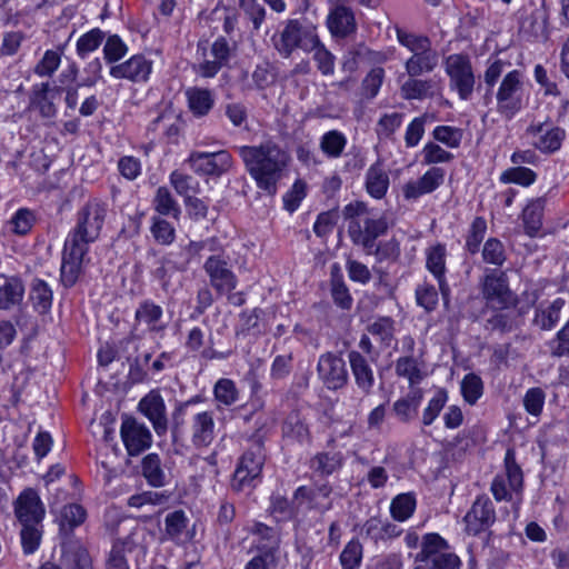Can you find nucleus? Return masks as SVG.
<instances>
[{"instance_id": "nucleus-1", "label": "nucleus", "mask_w": 569, "mask_h": 569, "mask_svg": "<svg viewBox=\"0 0 569 569\" xmlns=\"http://www.w3.org/2000/svg\"><path fill=\"white\" fill-rule=\"evenodd\" d=\"M107 216V204L98 199L88 201L77 213V223L63 248L61 281L72 287L81 272L89 244L99 237Z\"/></svg>"}, {"instance_id": "nucleus-2", "label": "nucleus", "mask_w": 569, "mask_h": 569, "mask_svg": "<svg viewBox=\"0 0 569 569\" xmlns=\"http://www.w3.org/2000/svg\"><path fill=\"white\" fill-rule=\"evenodd\" d=\"M238 152L257 187L270 194L276 193L277 183L289 164L290 154L272 140L258 146H241Z\"/></svg>"}, {"instance_id": "nucleus-3", "label": "nucleus", "mask_w": 569, "mask_h": 569, "mask_svg": "<svg viewBox=\"0 0 569 569\" xmlns=\"http://www.w3.org/2000/svg\"><path fill=\"white\" fill-rule=\"evenodd\" d=\"M343 217L349 221L348 234L351 241L356 246H361L366 253L371 254L376 240L388 231L387 218L362 201L347 204Z\"/></svg>"}, {"instance_id": "nucleus-4", "label": "nucleus", "mask_w": 569, "mask_h": 569, "mask_svg": "<svg viewBox=\"0 0 569 569\" xmlns=\"http://www.w3.org/2000/svg\"><path fill=\"white\" fill-rule=\"evenodd\" d=\"M274 50L282 58H290L297 49L305 52H312L318 44L316 28L300 19H289L283 23L281 30L272 38Z\"/></svg>"}, {"instance_id": "nucleus-5", "label": "nucleus", "mask_w": 569, "mask_h": 569, "mask_svg": "<svg viewBox=\"0 0 569 569\" xmlns=\"http://www.w3.org/2000/svg\"><path fill=\"white\" fill-rule=\"evenodd\" d=\"M522 73L518 70L507 72L496 94L497 111L508 120L513 118L522 108Z\"/></svg>"}, {"instance_id": "nucleus-6", "label": "nucleus", "mask_w": 569, "mask_h": 569, "mask_svg": "<svg viewBox=\"0 0 569 569\" xmlns=\"http://www.w3.org/2000/svg\"><path fill=\"white\" fill-rule=\"evenodd\" d=\"M449 86L461 100L470 99L475 88V74L470 60L462 54H451L445 62Z\"/></svg>"}, {"instance_id": "nucleus-7", "label": "nucleus", "mask_w": 569, "mask_h": 569, "mask_svg": "<svg viewBox=\"0 0 569 569\" xmlns=\"http://www.w3.org/2000/svg\"><path fill=\"white\" fill-rule=\"evenodd\" d=\"M264 453L260 440L254 441L240 458L237 469L233 473L231 487L236 491H242L252 480L261 473L264 463Z\"/></svg>"}, {"instance_id": "nucleus-8", "label": "nucleus", "mask_w": 569, "mask_h": 569, "mask_svg": "<svg viewBox=\"0 0 569 569\" xmlns=\"http://www.w3.org/2000/svg\"><path fill=\"white\" fill-rule=\"evenodd\" d=\"M203 270L214 291L223 296L238 286V278L231 269L230 259L223 254H212L203 263Z\"/></svg>"}, {"instance_id": "nucleus-9", "label": "nucleus", "mask_w": 569, "mask_h": 569, "mask_svg": "<svg viewBox=\"0 0 569 569\" xmlns=\"http://www.w3.org/2000/svg\"><path fill=\"white\" fill-rule=\"evenodd\" d=\"M187 162L198 174L220 177L230 171L233 166V158L228 150L216 152L192 151Z\"/></svg>"}, {"instance_id": "nucleus-10", "label": "nucleus", "mask_w": 569, "mask_h": 569, "mask_svg": "<svg viewBox=\"0 0 569 569\" xmlns=\"http://www.w3.org/2000/svg\"><path fill=\"white\" fill-rule=\"evenodd\" d=\"M482 293L487 306L496 310L513 307L517 301L503 272L492 271L487 274L482 283Z\"/></svg>"}, {"instance_id": "nucleus-11", "label": "nucleus", "mask_w": 569, "mask_h": 569, "mask_svg": "<svg viewBox=\"0 0 569 569\" xmlns=\"http://www.w3.org/2000/svg\"><path fill=\"white\" fill-rule=\"evenodd\" d=\"M317 372L328 390L336 391L348 385L349 372L346 361L333 352H326L319 357Z\"/></svg>"}, {"instance_id": "nucleus-12", "label": "nucleus", "mask_w": 569, "mask_h": 569, "mask_svg": "<svg viewBox=\"0 0 569 569\" xmlns=\"http://www.w3.org/2000/svg\"><path fill=\"white\" fill-rule=\"evenodd\" d=\"M527 136L532 138V146L542 153H553L558 151L566 138L562 128L551 122H532L526 130Z\"/></svg>"}, {"instance_id": "nucleus-13", "label": "nucleus", "mask_w": 569, "mask_h": 569, "mask_svg": "<svg viewBox=\"0 0 569 569\" xmlns=\"http://www.w3.org/2000/svg\"><path fill=\"white\" fill-rule=\"evenodd\" d=\"M466 530L470 535H479L489 529L496 521L493 503L487 496H480L472 503L463 518Z\"/></svg>"}, {"instance_id": "nucleus-14", "label": "nucleus", "mask_w": 569, "mask_h": 569, "mask_svg": "<svg viewBox=\"0 0 569 569\" xmlns=\"http://www.w3.org/2000/svg\"><path fill=\"white\" fill-rule=\"evenodd\" d=\"M121 438L130 456H137L151 446L150 430L134 418H126L121 425Z\"/></svg>"}, {"instance_id": "nucleus-15", "label": "nucleus", "mask_w": 569, "mask_h": 569, "mask_svg": "<svg viewBox=\"0 0 569 569\" xmlns=\"http://www.w3.org/2000/svg\"><path fill=\"white\" fill-rule=\"evenodd\" d=\"M138 408L152 423L153 430L158 436H163L167 432L168 419L166 405L159 391L151 390L147 393L140 400Z\"/></svg>"}, {"instance_id": "nucleus-16", "label": "nucleus", "mask_w": 569, "mask_h": 569, "mask_svg": "<svg viewBox=\"0 0 569 569\" xmlns=\"http://www.w3.org/2000/svg\"><path fill=\"white\" fill-rule=\"evenodd\" d=\"M335 7L330 10L327 18V26L333 37L346 38L357 30V22L353 11L340 4L341 0H329Z\"/></svg>"}, {"instance_id": "nucleus-17", "label": "nucleus", "mask_w": 569, "mask_h": 569, "mask_svg": "<svg viewBox=\"0 0 569 569\" xmlns=\"http://www.w3.org/2000/svg\"><path fill=\"white\" fill-rule=\"evenodd\" d=\"M151 70L152 62L142 54H136L126 62L111 67L110 74L116 79L143 82L148 80Z\"/></svg>"}, {"instance_id": "nucleus-18", "label": "nucleus", "mask_w": 569, "mask_h": 569, "mask_svg": "<svg viewBox=\"0 0 569 569\" xmlns=\"http://www.w3.org/2000/svg\"><path fill=\"white\" fill-rule=\"evenodd\" d=\"M439 62V54L431 48L430 40L422 41V46H418L412 56L406 61L405 68L409 77H419L422 73L432 72Z\"/></svg>"}, {"instance_id": "nucleus-19", "label": "nucleus", "mask_w": 569, "mask_h": 569, "mask_svg": "<svg viewBox=\"0 0 569 569\" xmlns=\"http://www.w3.org/2000/svg\"><path fill=\"white\" fill-rule=\"evenodd\" d=\"M443 181L445 170L439 167H432L418 180L409 181L403 186V197L407 200H416L423 194L433 192Z\"/></svg>"}, {"instance_id": "nucleus-20", "label": "nucleus", "mask_w": 569, "mask_h": 569, "mask_svg": "<svg viewBox=\"0 0 569 569\" xmlns=\"http://www.w3.org/2000/svg\"><path fill=\"white\" fill-rule=\"evenodd\" d=\"M191 442L196 448L208 447L216 438L213 412H194L190 421Z\"/></svg>"}, {"instance_id": "nucleus-21", "label": "nucleus", "mask_w": 569, "mask_h": 569, "mask_svg": "<svg viewBox=\"0 0 569 569\" xmlns=\"http://www.w3.org/2000/svg\"><path fill=\"white\" fill-rule=\"evenodd\" d=\"M348 360L355 383L363 397L372 392L375 386V373L366 357L356 350L348 353Z\"/></svg>"}, {"instance_id": "nucleus-22", "label": "nucleus", "mask_w": 569, "mask_h": 569, "mask_svg": "<svg viewBox=\"0 0 569 569\" xmlns=\"http://www.w3.org/2000/svg\"><path fill=\"white\" fill-rule=\"evenodd\" d=\"M44 509L38 493L32 489L24 490L16 503V516L21 525L40 523Z\"/></svg>"}, {"instance_id": "nucleus-23", "label": "nucleus", "mask_w": 569, "mask_h": 569, "mask_svg": "<svg viewBox=\"0 0 569 569\" xmlns=\"http://www.w3.org/2000/svg\"><path fill=\"white\" fill-rule=\"evenodd\" d=\"M62 89L50 87L48 82L34 84L30 98V106L38 109L44 118H52L56 112V100H59Z\"/></svg>"}, {"instance_id": "nucleus-24", "label": "nucleus", "mask_w": 569, "mask_h": 569, "mask_svg": "<svg viewBox=\"0 0 569 569\" xmlns=\"http://www.w3.org/2000/svg\"><path fill=\"white\" fill-rule=\"evenodd\" d=\"M24 297V283L18 276L0 274V310L19 306Z\"/></svg>"}, {"instance_id": "nucleus-25", "label": "nucleus", "mask_w": 569, "mask_h": 569, "mask_svg": "<svg viewBox=\"0 0 569 569\" xmlns=\"http://www.w3.org/2000/svg\"><path fill=\"white\" fill-rule=\"evenodd\" d=\"M566 301L562 298H557L551 302H541L535 308V317L532 325L541 330H551L556 327L560 319L561 310Z\"/></svg>"}, {"instance_id": "nucleus-26", "label": "nucleus", "mask_w": 569, "mask_h": 569, "mask_svg": "<svg viewBox=\"0 0 569 569\" xmlns=\"http://www.w3.org/2000/svg\"><path fill=\"white\" fill-rule=\"evenodd\" d=\"M423 398L422 389L412 388L403 398L395 401L392 406L393 415L401 422H409L417 417L418 408Z\"/></svg>"}, {"instance_id": "nucleus-27", "label": "nucleus", "mask_w": 569, "mask_h": 569, "mask_svg": "<svg viewBox=\"0 0 569 569\" xmlns=\"http://www.w3.org/2000/svg\"><path fill=\"white\" fill-rule=\"evenodd\" d=\"M436 82L432 79H418L409 77L400 88L401 96L406 100H423L433 97L436 93Z\"/></svg>"}, {"instance_id": "nucleus-28", "label": "nucleus", "mask_w": 569, "mask_h": 569, "mask_svg": "<svg viewBox=\"0 0 569 569\" xmlns=\"http://www.w3.org/2000/svg\"><path fill=\"white\" fill-rule=\"evenodd\" d=\"M427 268L428 270L438 279L439 287L442 292L443 298L446 299L449 288L445 282L443 276L446 271V248L445 246L438 243L435 247H431L427 251Z\"/></svg>"}, {"instance_id": "nucleus-29", "label": "nucleus", "mask_w": 569, "mask_h": 569, "mask_svg": "<svg viewBox=\"0 0 569 569\" xmlns=\"http://www.w3.org/2000/svg\"><path fill=\"white\" fill-rule=\"evenodd\" d=\"M162 308L152 301H143L139 305L136 310V320L139 323H143L152 332H160L166 328V325L161 322Z\"/></svg>"}, {"instance_id": "nucleus-30", "label": "nucleus", "mask_w": 569, "mask_h": 569, "mask_svg": "<svg viewBox=\"0 0 569 569\" xmlns=\"http://www.w3.org/2000/svg\"><path fill=\"white\" fill-rule=\"evenodd\" d=\"M189 261L179 262L174 259V252L168 253L160 260V266L154 269L153 276L160 281L161 288L168 292L172 289L171 276L174 271H183L187 269Z\"/></svg>"}, {"instance_id": "nucleus-31", "label": "nucleus", "mask_w": 569, "mask_h": 569, "mask_svg": "<svg viewBox=\"0 0 569 569\" xmlns=\"http://www.w3.org/2000/svg\"><path fill=\"white\" fill-rule=\"evenodd\" d=\"M61 563L68 569H92L88 551L79 543L62 547Z\"/></svg>"}, {"instance_id": "nucleus-32", "label": "nucleus", "mask_w": 569, "mask_h": 569, "mask_svg": "<svg viewBox=\"0 0 569 569\" xmlns=\"http://www.w3.org/2000/svg\"><path fill=\"white\" fill-rule=\"evenodd\" d=\"M389 187V177L380 163H375L369 167L366 173V189L368 193L376 198L381 199L385 197Z\"/></svg>"}, {"instance_id": "nucleus-33", "label": "nucleus", "mask_w": 569, "mask_h": 569, "mask_svg": "<svg viewBox=\"0 0 569 569\" xmlns=\"http://www.w3.org/2000/svg\"><path fill=\"white\" fill-rule=\"evenodd\" d=\"M142 476L147 482L156 488L163 487L167 483V477L162 468L161 460L157 453H149L142 459Z\"/></svg>"}, {"instance_id": "nucleus-34", "label": "nucleus", "mask_w": 569, "mask_h": 569, "mask_svg": "<svg viewBox=\"0 0 569 569\" xmlns=\"http://www.w3.org/2000/svg\"><path fill=\"white\" fill-rule=\"evenodd\" d=\"M342 455L340 452H319L310 460V469L321 476H329L341 468Z\"/></svg>"}, {"instance_id": "nucleus-35", "label": "nucleus", "mask_w": 569, "mask_h": 569, "mask_svg": "<svg viewBox=\"0 0 569 569\" xmlns=\"http://www.w3.org/2000/svg\"><path fill=\"white\" fill-rule=\"evenodd\" d=\"M190 110L193 114L206 116L213 107L214 100L208 89L190 88L186 92Z\"/></svg>"}, {"instance_id": "nucleus-36", "label": "nucleus", "mask_w": 569, "mask_h": 569, "mask_svg": "<svg viewBox=\"0 0 569 569\" xmlns=\"http://www.w3.org/2000/svg\"><path fill=\"white\" fill-rule=\"evenodd\" d=\"M545 209V200L538 198L523 209L522 219L525 223L526 233L535 237L542 226V216Z\"/></svg>"}, {"instance_id": "nucleus-37", "label": "nucleus", "mask_w": 569, "mask_h": 569, "mask_svg": "<svg viewBox=\"0 0 569 569\" xmlns=\"http://www.w3.org/2000/svg\"><path fill=\"white\" fill-rule=\"evenodd\" d=\"M30 300L39 313H47L52 305V290L47 282L36 279L30 289Z\"/></svg>"}, {"instance_id": "nucleus-38", "label": "nucleus", "mask_w": 569, "mask_h": 569, "mask_svg": "<svg viewBox=\"0 0 569 569\" xmlns=\"http://www.w3.org/2000/svg\"><path fill=\"white\" fill-rule=\"evenodd\" d=\"M347 146L346 136L338 130L326 132L319 142V148L328 158H339Z\"/></svg>"}, {"instance_id": "nucleus-39", "label": "nucleus", "mask_w": 569, "mask_h": 569, "mask_svg": "<svg viewBox=\"0 0 569 569\" xmlns=\"http://www.w3.org/2000/svg\"><path fill=\"white\" fill-rule=\"evenodd\" d=\"M86 510L78 503H70L62 508L59 523L62 531H72L86 519Z\"/></svg>"}, {"instance_id": "nucleus-40", "label": "nucleus", "mask_w": 569, "mask_h": 569, "mask_svg": "<svg viewBox=\"0 0 569 569\" xmlns=\"http://www.w3.org/2000/svg\"><path fill=\"white\" fill-rule=\"evenodd\" d=\"M416 509V499L411 493H400L391 501L390 512L395 520L409 519Z\"/></svg>"}, {"instance_id": "nucleus-41", "label": "nucleus", "mask_w": 569, "mask_h": 569, "mask_svg": "<svg viewBox=\"0 0 569 569\" xmlns=\"http://www.w3.org/2000/svg\"><path fill=\"white\" fill-rule=\"evenodd\" d=\"M396 373L399 377L407 378L410 387L420 383L421 380L423 379V373L418 367L417 360L411 356L400 357L397 360Z\"/></svg>"}, {"instance_id": "nucleus-42", "label": "nucleus", "mask_w": 569, "mask_h": 569, "mask_svg": "<svg viewBox=\"0 0 569 569\" xmlns=\"http://www.w3.org/2000/svg\"><path fill=\"white\" fill-rule=\"evenodd\" d=\"M153 204L156 210L163 216L178 218L181 212L179 204L166 187H160L157 190Z\"/></svg>"}, {"instance_id": "nucleus-43", "label": "nucleus", "mask_w": 569, "mask_h": 569, "mask_svg": "<svg viewBox=\"0 0 569 569\" xmlns=\"http://www.w3.org/2000/svg\"><path fill=\"white\" fill-rule=\"evenodd\" d=\"M251 532L260 537V551H269L273 553V551L278 549L280 539L276 529L268 527L262 522H256Z\"/></svg>"}, {"instance_id": "nucleus-44", "label": "nucleus", "mask_w": 569, "mask_h": 569, "mask_svg": "<svg viewBox=\"0 0 569 569\" xmlns=\"http://www.w3.org/2000/svg\"><path fill=\"white\" fill-rule=\"evenodd\" d=\"M552 358L569 357V320L558 330L556 336L547 342Z\"/></svg>"}, {"instance_id": "nucleus-45", "label": "nucleus", "mask_w": 569, "mask_h": 569, "mask_svg": "<svg viewBox=\"0 0 569 569\" xmlns=\"http://www.w3.org/2000/svg\"><path fill=\"white\" fill-rule=\"evenodd\" d=\"M447 547V542L438 533H427L421 543V550L417 555V560L428 561L440 553Z\"/></svg>"}, {"instance_id": "nucleus-46", "label": "nucleus", "mask_w": 569, "mask_h": 569, "mask_svg": "<svg viewBox=\"0 0 569 569\" xmlns=\"http://www.w3.org/2000/svg\"><path fill=\"white\" fill-rule=\"evenodd\" d=\"M448 400V393L445 389H438L429 400L428 406L422 413L423 426H430L439 416Z\"/></svg>"}, {"instance_id": "nucleus-47", "label": "nucleus", "mask_w": 569, "mask_h": 569, "mask_svg": "<svg viewBox=\"0 0 569 569\" xmlns=\"http://www.w3.org/2000/svg\"><path fill=\"white\" fill-rule=\"evenodd\" d=\"M368 331L380 339L385 346H390L395 335V321L390 317H381L368 326Z\"/></svg>"}, {"instance_id": "nucleus-48", "label": "nucleus", "mask_w": 569, "mask_h": 569, "mask_svg": "<svg viewBox=\"0 0 569 569\" xmlns=\"http://www.w3.org/2000/svg\"><path fill=\"white\" fill-rule=\"evenodd\" d=\"M104 38V32L98 28L82 34L77 41V53L81 58L99 48Z\"/></svg>"}, {"instance_id": "nucleus-49", "label": "nucleus", "mask_w": 569, "mask_h": 569, "mask_svg": "<svg viewBox=\"0 0 569 569\" xmlns=\"http://www.w3.org/2000/svg\"><path fill=\"white\" fill-rule=\"evenodd\" d=\"M20 536L22 549L26 555H31L39 548L42 536L39 523L22 525Z\"/></svg>"}, {"instance_id": "nucleus-50", "label": "nucleus", "mask_w": 569, "mask_h": 569, "mask_svg": "<svg viewBox=\"0 0 569 569\" xmlns=\"http://www.w3.org/2000/svg\"><path fill=\"white\" fill-rule=\"evenodd\" d=\"M214 398L224 406L233 405L238 399V390L230 379H219L213 388Z\"/></svg>"}, {"instance_id": "nucleus-51", "label": "nucleus", "mask_w": 569, "mask_h": 569, "mask_svg": "<svg viewBox=\"0 0 569 569\" xmlns=\"http://www.w3.org/2000/svg\"><path fill=\"white\" fill-rule=\"evenodd\" d=\"M536 177L531 169L519 166L506 170L500 179L506 183H517L527 187L535 182Z\"/></svg>"}, {"instance_id": "nucleus-52", "label": "nucleus", "mask_w": 569, "mask_h": 569, "mask_svg": "<svg viewBox=\"0 0 569 569\" xmlns=\"http://www.w3.org/2000/svg\"><path fill=\"white\" fill-rule=\"evenodd\" d=\"M240 8L248 20L251 21L253 30H259L266 20L267 11L263 4L257 0H241Z\"/></svg>"}, {"instance_id": "nucleus-53", "label": "nucleus", "mask_w": 569, "mask_h": 569, "mask_svg": "<svg viewBox=\"0 0 569 569\" xmlns=\"http://www.w3.org/2000/svg\"><path fill=\"white\" fill-rule=\"evenodd\" d=\"M168 500V496L156 492L144 491L138 495H133L128 499V506L131 508L141 509L148 506H161Z\"/></svg>"}, {"instance_id": "nucleus-54", "label": "nucleus", "mask_w": 569, "mask_h": 569, "mask_svg": "<svg viewBox=\"0 0 569 569\" xmlns=\"http://www.w3.org/2000/svg\"><path fill=\"white\" fill-rule=\"evenodd\" d=\"M362 558V546L358 540L349 541L340 555V561L343 569H356L359 567Z\"/></svg>"}, {"instance_id": "nucleus-55", "label": "nucleus", "mask_w": 569, "mask_h": 569, "mask_svg": "<svg viewBox=\"0 0 569 569\" xmlns=\"http://www.w3.org/2000/svg\"><path fill=\"white\" fill-rule=\"evenodd\" d=\"M432 136L447 147L457 148L462 140V130L450 126H438L435 128Z\"/></svg>"}, {"instance_id": "nucleus-56", "label": "nucleus", "mask_w": 569, "mask_h": 569, "mask_svg": "<svg viewBox=\"0 0 569 569\" xmlns=\"http://www.w3.org/2000/svg\"><path fill=\"white\" fill-rule=\"evenodd\" d=\"M482 389H483L482 381L478 376H476L473 373H469L463 378L462 383H461V391H462L465 400L468 403H470V405L476 403L477 400L482 395Z\"/></svg>"}, {"instance_id": "nucleus-57", "label": "nucleus", "mask_w": 569, "mask_h": 569, "mask_svg": "<svg viewBox=\"0 0 569 569\" xmlns=\"http://www.w3.org/2000/svg\"><path fill=\"white\" fill-rule=\"evenodd\" d=\"M269 512L277 521H286L292 518L293 508L286 497L272 495L270 498Z\"/></svg>"}, {"instance_id": "nucleus-58", "label": "nucleus", "mask_w": 569, "mask_h": 569, "mask_svg": "<svg viewBox=\"0 0 569 569\" xmlns=\"http://www.w3.org/2000/svg\"><path fill=\"white\" fill-rule=\"evenodd\" d=\"M313 59L317 62L319 71L323 76L332 74L335 71V57L326 49L318 38V44L313 48Z\"/></svg>"}, {"instance_id": "nucleus-59", "label": "nucleus", "mask_w": 569, "mask_h": 569, "mask_svg": "<svg viewBox=\"0 0 569 569\" xmlns=\"http://www.w3.org/2000/svg\"><path fill=\"white\" fill-rule=\"evenodd\" d=\"M506 462V480L508 481L509 488L517 491L522 487V472L520 467L515 461V453L508 450L505 458Z\"/></svg>"}, {"instance_id": "nucleus-60", "label": "nucleus", "mask_w": 569, "mask_h": 569, "mask_svg": "<svg viewBox=\"0 0 569 569\" xmlns=\"http://www.w3.org/2000/svg\"><path fill=\"white\" fill-rule=\"evenodd\" d=\"M482 257L488 263L501 266L506 260L503 244L496 238L488 239L482 249Z\"/></svg>"}, {"instance_id": "nucleus-61", "label": "nucleus", "mask_w": 569, "mask_h": 569, "mask_svg": "<svg viewBox=\"0 0 569 569\" xmlns=\"http://www.w3.org/2000/svg\"><path fill=\"white\" fill-rule=\"evenodd\" d=\"M282 430L287 437H291L299 441L305 440L309 433L308 427L300 419L298 413H291L288 416L283 423Z\"/></svg>"}, {"instance_id": "nucleus-62", "label": "nucleus", "mask_w": 569, "mask_h": 569, "mask_svg": "<svg viewBox=\"0 0 569 569\" xmlns=\"http://www.w3.org/2000/svg\"><path fill=\"white\" fill-rule=\"evenodd\" d=\"M486 230V220L481 217H477L471 223L466 241V247L471 253H476L479 250V246L485 237Z\"/></svg>"}, {"instance_id": "nucleus-63", "label": "nucleus", "mask_w": 569, "mask_h": 569, "mask_svg": "<svg viewBox=\"0 0 569 569\" xmlns=\"http://www.w3.org/2000/svg\"><path fill=\"white\" fill-rule=\"evenodd\" d=\"M252 80L257 88L266 89L276 81V69L270 62H262L252 72Z\"/></svg>"}, {"instance_id": "nucleus-64", "label": "nucleus", "mask_w": 569, "mask_h": 569, "mask_svg": "<svg viewBox=\"0 0 569 569\" xmlns=\"http://www.w3.org/2000/svg\"><path fill=\"white\" fill-rule=\"evenodd\" d=\"M60 54L53 50H47L42 59L34 67V73L40 77H50L60 66Z\"/></svg>"}]
</instances>
